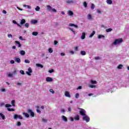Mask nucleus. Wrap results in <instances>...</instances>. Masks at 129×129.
Segmentation results:
<instances>
[{
    "label": "nucleus",
    "mask_w": 129,
    "mask_h": 129,
    "mask_svg": "<svg viewBox=\"0 0 129 129\" xmlns=\"http://www.w3.org/2000/svg\"><path fill=\"white\" fill-rule=\"evenodd\" d=\"M68 15L69 16H73V15H74V13L72 11L69 10L68 11Z\"/></svg>",
    "instance_id": "6e6552de"
},
{
    "label": "nucleus",
    "mask_w": 129,
    "mask_h": 129,
    "mask_svg": "<svg viewBox=\"0 0 129 129\" xmlns=\"http://www.w3.org/2000/svg\"><path fill=\"white\" fill-rule=\"evenodd\" d=\"M15 43L18 45V48H21V47H22V44H21V43H20L19 41H16Z\"/></svg>",
    "instance_id": "4468645a"
},
{
    "label": "nucleus",
    "mask_w": 129,
    "mask_h": 129,
    "mask_svg": "<svg viewBox=\"0 0 129 129\" xmlns=\"http://www.w3.org/2000/svg\"><path fill=\"white\" fill-rule=\"evenodd\" d=\"M75 51H78V46L75 47Z\"/></svg>",
    "instance_id": "052dcab7"
},
{
    "label": "nucleus",
    "mask_w": 129,
    "mask_h": 129,
    "mask_svg": "<svg viewBox=\"0 0 129 129\" xmlns=\"http://www.w3.org/2000/svg\"><path fill=\"white\" fill-rule=\"evenodd\" d=\"M83 120H85V121H86V122H89L90 120V118H89L88 116L86 115L83 117Z\"/></svg>",
    "instance_id": "20e7f679"
},
{
    "label": "nucleus",
    "mask_w": 129,
    "mask_h": 129,
    "mask_svg": "<svg viewBox=\"0 0 129 129\" xmlns=\"http://www.w3.org/2000/svg\"><path fill=\"white\" fill-rule=\"evenodd\" d=\"M32 112L33 111H32V110H31L30 109H28L27 110L28 113H30V114H31V113H32Z\"/></svg>",
    "instance_id": "ea45409f"
},
{
    "label": "nucleus",
    "mask_w": 129,
    "mask_h": 129,
    "mask_svg": "<svg viewBox=\"0 0 129 129\" xmlns=\"http://www.w3.org/2000/svg\"><path fill=\"white\" fill-rule=\"evenodd\" d=\"M9 77H13V74H8Z\"/></svg>",
    "instance_id": "69168bd1"
},
{
    "label": "nucleus",
    "mask_w": 129,
    "mask_h": 129,
    "mask_svg": "<svg viewBox=\"0 0 129 129\" xmlns=\"http://www.w3.org/2000/svg\"><path fill=\"white\" fill-rule=\"evenodd\" d=\"M0 115H1L2 119H3V120L6 119V116H5V115H4V114L1 113Z\"/></svg>",
    "instance_id": "5701e85b"
},
{
    "label": "nucleus",
    "mask_w": 129,
    "mask_h": 129,
    "mask_svg": "<svg viewBox=\"0 0 129 129\" xmlns=\"http://www.w3.org/2000/svg\"><path fill=\"white\" fill-rule=\"evenodd\" d=\"M111 31H112V29L111 28L106 29V32L107 33H109V32H111Z\"/></svg>",
    "instance_id": "2f4dec72"
},
{
    "label": "nucleus",
    "mask_w": 129,
    "mask_h": 129,
    "mask_svg": "<svg viewBox=\"0 0 129 129\" xmlns=\"http://www.w3.org/2000/svg\"><path fill=\"white\" fill-rule=\"evenodd\" d=\"M16 102V101L13 100L11 101V104L12 105V106H16V104H15Z\"/></svg>",
    "instance_id": "393cba45"
},
{
    "label": "nucleus",
    "mask_w": 129,
    "mask_h": 129,
    "mask_svg": "<svg viewBox=\"0 0 129 129\" xmlns=\"http://www.w3.org/2000/svg\"><path fill=\"white\" fill-rule=\"evenodd\" d=\"M24 62H25V63H27V64L30 63V60H28V59H25V60H24Z\"/></svg>",
    "instance_id": "49530a36"
},
{
    "label": "nucleus",
    "mask_w": 129,
    "mask_h": 129,
    "mask_svg": "<svg viewBox=\"0 0 129 129\" xmlns=\"http://www.w3.org/2000/svg\"><path fill=\"white\" fill-rule=\"evenodd\" d=\"M49 91H50V92H51V93H52L53 94L55 93V92L54 91V90H53L52 89H50L49 90Z\"/></svg>",
    "instance_id": "8fccbe9b"
},
{
    "label": "nucleus",
    "mask_w": 129,
    "mask_h": 129,
    "mask_svg": "<svg viewBox=\"0 0 129 129\" xmlns=\"http://www.w3.org/2000/svg\"><path fill=\"white\" fill-rule=\"evenodd\" d=\"M61 56H65V53L64 52L60 53Z\"/></svg>",
    "instance_id": "338daca9"
},
{
    "label": "nucleus",
    "mask_w": 129,
    "mask_h": 129,
    "mask_svg": "<svg viewBox=\"0 0 129 129\" xmlns=\"http://www.w3.org/2000/svg\"><path fill=\"white\" fill-rule=\"evenodd\" d=\"M95 60H99L100 59V57L99 56H97L95 57Z\"/></svg>",
    "instance_id": "13d9d810"
},
{
    "label": "nucleus",
    "mask_w": 129,
    "mask_h": 129,
    "mask_svg": "<svg viewBox=\"0 0 129 129\" xmlns=\"http://www.w3.org/2000/svg\"><path fill=\"white\" fill-rule=\"evenodd\" d=\"M81 55H83V56H84L86 55V52L84 50L81 51Z\"/></svg>",
    "instance_id": "b1692460"
},
{
    "label": "nucleus",
    "mask_w": 129,
    "mask_h": 129,
    "mask_svg": "<svg viewBox=\"0 0 129 129\" xmlns=\"http://www.w3.org/2000/svg\"><path fill=\"white\" fill-rule=\"evenodd\" d=\"M88 20H91L92 19V16L91 14H88Z\"/></svg>",
    "instance_id": "c85d7f7f"
},
{
    "label": "nucleus",
    "mask_w": 129,
    "mask_h": 129,
    "mask_svg": "<svg viewBox=\"0 0 129 129\" xmlns=\"http://www.w3.org/2000/svg\"><path fill=\"white\" fill-rule=\"evenodd\" d=\"M11 106H12V105H11V104H6L5 105V107H6L7 108H9V107H11Z\"/></svg>",
    "instance_id": "473e14b6"
},
{
    "label": "nucleus",
    "mask_w": 129,
    "mask_h": 129,
    "mask_svg": "<svg viewBox=\"0 0 129 129\" xmlns=\"http://www.w3.org/2000/svg\"><path fill=\"white\" fill-rule=\"evenodd\" d=\"M3 14H7V11H6V10H3Z\"/></svg>",
    "instance_id": "774afa93"
},
{
    "label": "nucleus",
    "mask_w": 129,
    "mask_h": 129,
    "mask_svg": "<svg viewBox=\"0 0 129 129\" xmlns=\"http://www.w3.org/2000/svg\"><path fill=\"white\" fill-rule=\"evenodd\" d=\"M46 8L48 12H51L52 11V7L50 5H47Z\"/></svg>",
    "instance_id": "9d476101"
},
{
    "label": "nucleus",
    "mask_w": 129,
    "mask_h": 129,
    "mask_svg": "<svg viewBox=\"0 0 129 129\" xmlns=\"http://www.w3.org/2000/svg\"><path fill=\"white\" fill-rule=\"evenodd\" d=\"M13 24H15L17 25V26H18V27H21V25H20L19 23H17L16 22V21L13 20Z\"/></svg>",
    "instance_id": "c756f323"
},
{
    "label": "nucleus",
    "mask_w": 129,
    "mask_h": 129,
    "mask_svg": "<svg viewBox=\"0 0 129 129\" xmlns=\"http://www.w3.org/2000/svg\"><path fill=\"white\" fill-rule=\"evenodd\" d=\"M12 74L13 75H17V70L15 69L14 71L12 72Z\"/></svg>",
    "instance_id": "c03bdc74"
},
{
    "label": "nucleus",
    "mask_w": 129,
    "mask_h": 129,
    "mask_svg": "<svg viewBox=\"0 0 129 129\" xmlns=\"http://www.w3.org/2000/svg\"><path fill=\"white\" fill-rule=\"evenodd\" d=\"M20 53L21 55H22V56H24V55L26 54V52H25V51H24V50H21L20 51Z\"/></svg>",
    "instance_id": "aec40b11"
},
{
    "label": "nucleus",
    "mask_w": 129,
    "mask_h": 129,
    "mask_svg": "<svg viewBox=\"0 0 129 129\" xmlns=\"http://www.w3.org/2000/svg\"><path fill=\"white\" fill-rule=\"evenodd\" d=\"M17 118H19V119H23V116L21 115H18L17 114H15L14 115V119H17Z\"/></svg>",
    "instance_id": "7ed1b4c3"
},
{
    "label": "nucleus",
    "mask_w": 129,
    "mask_h": 129,
    "mask_svg": "<svg viewBox=\"0 0 129 129\" xmlns=\"http://www.w3.org/2000/svg\"><path fill=\"white\" fill-rule=\"evenodd\" d=\"M11 64H15V60H11L10 61Z\"/></svg>",
    "instance_id": "6e6d98bb"
},
{
    "label": "nucleus",
    "mask_w": 129,
    "mask_h": 129,
    "mask_svg": "<svg viewBox=\"0 0 129 129\" xmlns=\"http://www.w3.org/2000/svg\"><path fill=\"white\" fill-rule=\"evenodd\" d=\"M42 121L43 122H47V119H45V118H43L42 119Z\"/></svg>",
    "instance_id": "3c124183"
},
{
    "label": "nucleus",
    "mask_w": 129,
    "mask_h": 129,
    "mask_svg": "<svg viewBox=\"0 0 129 129\" xmlns=\"http://www.w3.org/2000/svg\"><path fill=\"white\" fill-rule=\"evenodd\" d=\"M77 90H78V89H82V86H79V87L77 88Z\"/></svg>",
    "instance_id": "e2e57ef3"
},
{
    "label": "nucleus",
    "mask_w": 129,
    "mask_h": 129,
    "mask_svg": "<svg viewBox=\"0 0 129 129\" xmlns=\"http://www.w3.org/2000/svg\"><path fill=\"white\" fill-rule=\"evenodd\" d=\"M78 109H80L81 110L79 111L80 114H81V115H82V116H85V115H86V114H85V110H84V109L83 108H77Z\"/></svg>",
    "instance_id": "f03ea898"
},
{
    "label": "nucleus",
    "mask_w": 129,
    "mask_h": 129,
    "mask_svg": "<svg viewBox=\"0 0 129 129\" xmlns=\"http://www.w3.org/2000/svg\"><path fill=\"white\" fill-rule=\"evenodd\" d=\"M7 110L8 111H15V109L14 108H7Z\"/></svg>",
    "instance_id": "7c9ffc66"
},
{
    "label": "nucleus",
    "mask_w": 129,
    "mask_h": 129,
    "mask_svg": "<svg viewBox=\"0 0 129 129\" xmlns=\"http://www.w3.org/2000/svg\"><path fill=\"white\" fill-rule=\"evenodd\" d=\"M94 8H95V6L94 5V4H92L91 6V9L92 10H94Z\"/></svg>",
    "instance_id": "e433bc0d"
},
{
    "label": "nucleus",
    "mask_w": 129,
    "mask_h": 129,
    "mask_svg": "<svg viewBox=\"0 0 129 129\" xmlns=\"http://www.w3.org/2000/svg\"><path fill=\"white\" fill-rule=\"evenodd\" d=\"M38 21L37 20H33L31 21V23L33 24H37Z\"/></svg>",
    "instance_id": "2eb2a0df"
},
{
    "label": "nucleus",
    "mask_w": 129,
    "mask_h": 129,
    "mask_svg": "<svg viewBox=\"0 0 129 129\" xmlns=\"http://www.w3.org/2000/svg\"><path fill=\"white\" fill-rule=\"evenodd\" d=\"M49 73H53L54 72V70L52 69L51 70L48 71Z\"/></svg>",
    "instance_id": "5fc2aeb1"
},
{
    "label": "nucleus",
    "mask_w": 129,
    "mask_h": 129,
    "mask_svg": "<svg viewBox=\"0 0 129 129\" xmlns=\"http://www.w3.org/2000/svg\"><path fill=\"white\" fill-rule=\"evenodd\" d=\"M15 61L17 63H21V59L20 58H16Z\"/></svg>",
    "instance_id": "dca6fc26"
},
{
    "label": "nucleus",
    "mask_w": 129,
    "mask_h": 129,
    "mask_svg": "<svg viewBox=\"0 0 129 129\" xmlns=\"http://www.w3.org/2000/svg\"><path fill=\"white\" fill-rule=\"evenodd\" d=\"M48 52L49 53H53V49L50 48L48 49Z\"/></svg>",
    "instance_id": "a19ab883"
},
{
    "label": "nucleus",
    "mask_w": 129,
    "mask_h": 129,
    "mask_svg": "<svg viewBox=\"0 0 129 129\" xmlns=\"http://www.w3.org/2000/svg\"><path fill=\"white\" fill-rule=\"evenodd\" d=\"M35 10L36 11V12H39V11H40V7L37 6L35 8Z\"/></svg>",
    "instance_id": "58836bf2"
},
{
    "label": "nucleus",
    "mask_w": 129,
    "mask_h": 129,
    "mask_svg": "<svg viewBox=\"0 0 129 129\" xmlns=\"http://www.w3.org/2000/svg\"><path fill=\"white\" fill-rule=\"evenodd\" d=\"M36 66L37 67H40V68H43L44 66L40 63H36Z\"/></svg>",
    "instance_id": "412c9836"
},
{
    "label": "nucleus",
    "mask_w": 129,
    "mask_h": 129,
    "mask_svg": "<svg viewBox=\"0 0 129 129\" xmlns=\"http://www.w3.org/2000/svg\"><path fill=\"white\" fill-rule=\"evenodd\" d=\"M70 30L73 32V33L75 34V31H74L73 29L70 28Z\"/></svg>",
    "instance_id": "bf43d9fd"
},
{
    "label": "nucleus",
    "mask_w": 129,
    "mask_h": 129,
    "mask_svg": "<svg viewBox=\"0 0 129 129\" xmlns=\"http://www.w3.org/2000/svg\"><path fill=\"white\" fill-rule=\"evenodd\" d=\"M64 95L65 96H66V97H71V95H70V93H69V92L68 91L65 92Z\"/></svg>",
    "instance_id": "0eeeda50"
},
{
    "label": "nucleus",
    "mask_w": 129,
    "mask_h": 129,
    "mask_svg": "<svg viewBox=\"0 0 129 129\" xmlns=\"http://www.w3.org/2000/svg\"><path fill=\"white\" fill-rule=\"evenodd\" d=\"M106 3L108 5H111V4H112V1H111V0H107Z\"/></svg>",
    "instance_id": "a878e982"
},
{
    "label": "nucleus",
    "mask_w": 129,
    "mask_h": 129,
    "mask_svg": "<svg viewBox=\"0 0 129 129\" xmlns=\"http://www.w3.org/2000/svg\"><path fill=\"white\" fill-rule=\"evenodd\" d=\"M89 87H90V88H96V86L93 85H90L89 86Z\"/></svg>",
    "instance_id": "f704fd0d"
},
{
    "label": "nucleus",
    "mask_w": 129,
    "mask_h": 129,
    "mask_svg": "<svg viewBox=\"0 0 129 129\" xmlns=\"http://www.w3.org/2000/svg\"><path fill=\"white\" fill-rule=\"evenodd\" d=\"M123 41V40H122V38H118L114 40V41L112 43V45H118L119 44H121Z\"/></svg>",
    "instance_id": "f257e3e1"
},
{
    "label": "nucleus",
    "mask_w": 129,
    "mask_h": 129,
    "mask_svg": "<svg viewBox=\"0 0 129 129\" xmlns=\"http://www.w3.org/2000/svg\"><path fill=\"white\" fill-rule=\"evenodd\" d=\"M32 68H28V72H26V74H27V75H28L29 76H31V75H32L31 74V73H32Z\"/></svg>",
    "instance_id": "39448f33"
},
{
    "label": "nucleus",
    "mask_w": 129,
    "mask_h": 129,
    "mask_svg": "<svg viewBox=\"0 0 129 129\" xmlns=\"http://www.w3.org/2000/svg\"><path fill=\"white\" fill-rule=\"evenodd\" d=\"M91 84H97V82L96 81L91 80Z\"/></svg>",
    "instance_id": "bb28decb"
},
{
    "label": "nucleus",
    "mask_w": 129,
    "mask_h": 129,
    "mask_svg": "<svg viewBox=\"0 0 129 129\" xmlns=\"http://www.w3.org/2000/svg\"><path fill=\"white\" fill-rule=\"evenodd\" d=\"M8 38H13V35L12 34H8Z\"/></svg>",
    "instance_id": "4d7b16f0"
},
{
    "label": "nucleus",
    "mask_w": 129,
    "mask_h": 129,
    "mask_svg": "<svg viewBox=\"0 0 129 129\" xmlns=\"http://www.w3.org/2000/svg\"><path fill=\"white\" fill-rule=\"evenodd\" d=\"M122 67H123V66H122V64H119V65L117 67V69H122Z\"/></svg>",
    "instance_id": "72a5a7b5"
},
{
    "label": "nucleus",
    "mask_w": 129,
    "mask_h": 129,
    "mask_svg": "<svg viewBox=\"0 0 129 129\" xmlns=\"http://www.w3.org/2000/svg\"><path fill=\"white\" fill-rule=\"evenodd\" d=\"M20 73H21V74H22V75H25V72H24V71L23 70H21L20 71Z\"/></svg>",
    "instance_id": "de8ad7c7"
},
{
    "label": "nucleus",
    "mask_w": 129,
    "mask_h": 129,
    "mask_svg": "<svg viewBox=\"0 0 129 129\" xmlns=\"http://www.w3.org/2000/svg\"><path fill=\"white\" fill-rule=\"evenodd\" d=\"M23 115H25V117H30V115L29 114H28L26 112H23Z\"/></svg>",
    "instance_id": "f3484780"
},
{
    "label": "nucleus",
    "mask_w": 129,
    "mask_h": 129,
    "mask_svg": "<svg viewBox=\"0 0 129 129\" xmlns=\"http://www.w3.org/2000/svg\"><path fill=\"white\" fill-rule=\"evenodd\" d=\"M26 23V20L25 19H22L21 21V22H20V26H21L22 25H24V24H25Z\"/></svg>",
    "instance_id": "9b49d317"
},
{
    "label": "nucleus",
    "mask_w": 129,
    "mask_h": 129,
    "mask_svg": "<svg viewBox=\"0 0 129 129\" xmlns=\"http://www.w3.org/2000/svg\"><path fill=\"white\" fill-rule=\"evenodd\" d=\"M24 8H26V7H27V8L28 9H31V6H29V5H23Z\"/></svg>",
    "instance_id": "a18cd8bd"
},
{
    "label": "nucleus",
    "mask_w": 129,
    "mask_h": 129,
    "mask_svg": "<svg viewBox=\"0 0 129 129\" xmlns=\"http://www.w3.org/2000/svg\"><path fill=\"white\" fill-rule=\"evenodd\" d=\"M46 81H47V82H52V81H53V79L48 77L46 78Z\"/></svg>",
    "instance_id": "423d86ee"
},
{
    "label": "nucleus",
    "mask_w": 129,
    "mask_h": 129,
    "mask_svg": "<svg viewBox=\"0 0 129 129\" xmlns=\"http://www.w3.org/2000/svg\"><path fill=\"white\" fill-rule=\"evenodd\" d=\"M84 6L85 7V8H87V3H86V2H84Z\"/></svg>",
    "instance_id": "09e8293b"
},
{
    "label": "nucleus",
    "mask_w": 129,
    "mask_h": 129,
    "mask_svg": "<svg viewBox=\"0 0 129 129\" xmlns=\"http://www.w3.org/2000/svg\"><path fill=\"white\" fill-rule=\"evenodd\" d=\"M62 119L63 120V121H65L66 122H67L68 121V119H67V117L66 116L62 115Z\"/></svg>",
    "instance_id": "1a4fd4ad"
},
{
    "label": "nucleus",
    "mask_w": 129,
    "mask_h": 129,
    "mask_svg": "<svg viewBox=\"0 0 129 129\" xmlns=\"http://www.w3.org/2000/svg\"><path fill=\"white\" fill-rule=\"evenodd\" d=\"M35 115V113H34V112H31V113L30 114V116H32V117H34Z\"/></svg>",
    "instance_id": "37998d69"
},
{
    "label": "nucleus",
    "mask_w": 129,
    "mask_h": 129,
    "mask_svg": "<svg viewBox=\"0 0 129 129\" xmlns=\"http://www.w3.org/2000/svg\"><path fill=\"white\" fill-rule=\"evenodd\" d=\"M97 12L98 13V14H101V11L99 10H97Z\"/></svg>",
    "instance_id": "680f3d73"
},
{
    "label": "nucleus",
    "mask_w": 129,
    "mask_h": 129,
    "mask_svg": "<svg viewBox=\"0 0 129 129\" xmlns=\"http://www.w3.org/2000/svg\"><path fill=\"white\" fill-rule=\"evenodd\" d=\"M16 125H17V126H20V125H22V123H21V122L18 121Z\"/></svg>",
    "instance_id": "4c0bfd02"
},
{
    "label": "nucleus",
    "mask_w": 129,
    "mask_h": 129,
    "mask_svg": "<svg viewBox=\"0 0 129 129\" xmlns=\"http://www.w3.org/2000/svg\"><path fill=\"white\" fill-rule=\"evenodd\" d=\"M104 37H105L104 35H99L98 36V39H101V38H104Z\"/></svg>",
    "instance_id": "79ce46f5"
},
{
    "label": "nucleus",
    "mask_w": 129,
    "mask_h": 129,
    "mask_svg": "<svg viewBox=\"0 0 129 129\" xmlns=\"http://www.w3.org/2000/svg\"><path fill=\"white\" fill-rule=\"evenodd\" d=\"M32 35L33 36H37L38 35V32H32Z\"/></svg>",
    "instance_id": "c9c22d12"
},
{
    "label": "nucleus",
    "mask_w": 129,
    "mask_h": 129,
    "mask_svg": "<svg viewBox=\"0 0 129 129\" xmlns=\"http://www.w3.org/2000/svg\"><path fill=\"white\" fill-rule=\"evenodd\" d=\"M66 3H67V4H73V3H74V2H73V0H71V1H67Z\"/></svg>",
    "instance_id": "cd10ccee"
},
{
    "label": "nucleus",
    "mask_w": 129,
    "mask_h": 129,
    "mask_svg": "<svg viewBox=\"0 0 129 129\" xmlns=\"http://www.w3.org/2000/svg\"><path fill=\"white\" fill-rule=\"evenodd\" d=\"M74 119H75V120H79V119H80V117L79 116V115H77L75 117Z\"/></svg>",
    "instance_id": "a211bd4d"
},
{
    "label": "nucleus",
    "mask_w": 129,
    "mask_h": 129,
    "mask_svg": "<svg viewBox=\"0 0 129 129\" xmlns=\"http://www.w3.org/2000/svg\"><path fill=\"white\" fill-rule=\"evenodd\" d=\"M69 26L70 27H75V28H78V26L76 25L75 24H73V23H70L69 24Z\"/></svg>",
    "instance_id": "f8f14e48"
},
{
    "label": "nucleus",
    "mask_w": 129,
    "mask_h": 129,
    "mask_svg": "<svg viewBox=\"0 0 129 129\" xmlns=\"http://www.w3.org/2000/svg\"><path fill=\"white\" fill-rule=\"evenodd\" d=\"M29 24L28 23H26L25 24V26L26 27V28H29Z\"/></svg>",
    "instance_id": "603ef678"
},
{
    "label": "nucleus",
    "mask_w": 129,
    "mask_h": 129,
    "mask_svg": "<svg viewBox=\"0 0 129 129\" xmlns=\"http://www.w3.org/2000/svg\"><path fill=\"white\" fill-rule=\"evenodd\" d=\"M75 97L76 98H79V94L76 93Z\"/></svg>",
    "instance_id": "864d4df0"
},
{
    "label": "nucleus",
    "mask_w": 129,
    "mask_h": 129,
    "mask_svg": "<svg viewBox=\"0 0 129 129\" xmlns=\"http://www.w3.org/2000/svg\"><path fill=\"white\" fill-rule=\"evenodd\" d=\"M95 34V31H93V32L90 35L89 38H92Z\"/></svg>",
    "instance_id": "4be33fe9"
},
{
    "label": "nucleus",
    "mask_w": 129,
    "mask_h": 129,
    "mask_svg": "<svg viewBox=\"0 0 129 129\" xmlns=\"http://www.w3.org/2000/svg\"><path fill=\"white\" fill-rule=\"evenodd\" d=\"M85 39V32H83L82 33L81 39L84 40Z\"/></svg>",
    "instance_id": "ddd939ff"
},
{
    "label": "nucleus",
    "mask_w": 129,
    "mask_h": 129,
    "mask_svg": "<svg viewBox=\"0 0 129 129\" xmlns=\"http://www.w3.org/2000/svg\"><path fill=\"white\" fill-rule=\"evenodd\" d=\"M54 45H57V44H58V41L54 40Z\"/></svg>",
    "instance_id": "0e129e2a"
},
{
    "label": "nucleus",
    "mask_w": 129,
    "mask_h": 129,
    "mask_svg": "<svg viewBox=\"0 0 129 129\" xmlns=\"http://www.w3.org/2000/svg\"><path fill=\"white\" fill-rule=\"evenodd\" d=\"M36 108H37L36 109L37 112H38V113H41V110L39 109V108H40V107L39 106H37Z\"/></svg>",
    "instance_id": "6ab92c4d"
}]
</instances>
